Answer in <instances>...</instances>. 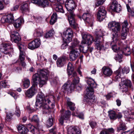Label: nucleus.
I'll use <instances>...</instances> for the list:
<instances>
[{"instance_id": "1", "label": "nucleus", "mask_w": 134, "mask_h": 134, "mask_svg": "<svg viewBox=\"0 0 134 134\" xmlns=\"http://www.w3.org/2000/svg\"><path fill=\"white\" fill-rule=\"evenodd\" d=\"M48 71L46 70H40L33 75L32 77L33 85L37 87L38 84L42 87L46 83L48 79Z\"/></svg>"}, {"instance_id": "2", "label": "nucleus", "mask_w": 134, "mask_h": 134, "mask_svg": "<svg viewBox=\"0 0 134 134\" xmlns=\"http://www.w3.org/2000/svg\"><path fill=\"white\" fill-rule=\"evenodd\" d=\"M87 83L88 85L86 89L87 92L85 96L86 102L90 104L95 99L93 94V88H96L97 84L94 80L91 78H89L87 81Z\"/></svg>"}, {"instance_id": "3", "label": "nucleus", "mask_w": 134, "mask_h": 134, "mask_svg": "<svg viewBox=\"0 0 134 134\" xmlns=\"http://www.w3.org/2000/svg\"><path fill=\"white\" fill-rule=\"evenodd\" d=\"M12 45V44L8 43H3L0 48V51L4 54L10 56V54L13 52V48Z\"/></svg>"}, {"instance_id": "4", "label": "nucleus", "mask_w": 134, "mask_h": 134, "mask_svg": "<svg viewBox=\"0 0 134 134\" xmlns=\"http://www.w3.org/2000/svg\"><path fill=\"white\" fill-rule=\"evenodd\" d=\"M47 102L49 103L50 100L48 98H45L44 95L43 93L41 92H39L37 96L35 104L36 106H38L41 103Z\"/></svg>"}, {"instance_id": "5", "label": "nucleus", "mask_w": 134, "mask_h": 134, "mask_svg": "<svg viewBox=\"0 0 134 134\" xmlns=\"http://www.w3.org/2000/svg\"><path fill=\"white\" fill-rule=\"evenodd\" d=\"M108 28L114 33H117L120 29V25L115 21L110 22L108 24Z\"/></svg>"}, {"instance_id": "6", "label": "nucleus", "mask_w": 134, "mask_h": 134, "mask_svg": "<svg viewBox=\"0 0 134 134\" xmlns=\"http://www.w3.org/2000/svg\"><path fill=\"white\" fill-rule=\"evenodd\" d=\"M69 59L71 61L75 60L80 55V49L78 48L70 49Z\"/></svg>"}, {"instance_id": "7", "label": "nucleus", "mask_w": 134, "mask_h": 134, "mask_svg": "<svg viewBox=\"0 0 134 134\" xmlns=\"http://www.w3.org/2000/svg\"><path fill=\"white\" fill-rule=\"evenodd\" d=\"M73 32L70 28L67 29L63 34V39L66 40L67 43L70 42L72 40Z\"/></svg>"}, {"instance_id": "8", "label": "nucleus", "mask_w": 134, "mask_h": 134, "mask_svg": "<svg viewBox=\"0 0 134 134\" xmlns=\"http://www.w3.org/2000/svg\"><path fill=\"white\" fill-rule=\"evenodd\" d=\"M82 38L83 39L81 42L82 44H87L88 46L90 45L94 41L92 36L87 34H82Z\"/></svg>"}, {"instance_id": "9", "label": "nucleus", "mask_w": 134, "mask_h": 134, "mask_svg": "<svg viewBox=\"0 0 134 134\" xmlns=\"http://www.w3.org/2000/svg\"><path fill=\"white\" fill-rule=\"evenodd\" d=\"M68 13L69 15L68 16V18L71 27L75 28L77 26V24L76 22L75 19V14L74 12H68Z\"/></svg>"}, {"instance_id": "10", "label": "nucleus", "mask_w": 134, "mask_h": 134, "mask_svg": "<svg viewBox=\"0 0 134 134\" xmlns=\"http://www.w3.org/2000/svg\"><path fill=\"white\" fill-rule=\"evenodd\" d=\"M10 40L13 42L17 43L20 42L21 38L19 34L17 31H13L10 32Z\"/></svg>"}, {"instance_id": "11", "label": "nucleus", "mask_w": 134, "mask_h": 134, "mask_svg": "<svg viewBox=\"0 0 134 134\" xmlns=\"http://www.w3.org/2000/svg\"><path fill=\"white\" fill-rule=\"evenodd\" d=\"M65 5L68 12H74L73 10L76 7L75 2L74 0H66Z\"/></svg>"}, {"instance_id": "12", "label": "nucleus", "mask_w": 134, "mask_h": 134, "mask_svg": "<svg viewBox=\"0 0 134 134\" xmlns=\"http://www.w3.org/2000/svg\"><path fill=\"white\" fill-rule=\"evenodd\" d=\"M106 12L105 8L103 6H100L98 8L97 14V18L100 21L104 19L105 17Z\"/></svg>"}, {"instance_id": "13", "label": "nucleus", "mask_w": 134, "mask_h": 134, "mask_svg": "<svg viewBox=\"0 0 134 134\" xmlns=\"http://www.w3.org/2000/svg\"><path fill=\"white\" fill-rule=\"evenodd\" d=\"M79 17L81 20L82 19L85 21L86 22L89 24L91 26H92L93 19L92 18L91 15L88 13H84L82 16H79Z\"/></svg>"}, {"instance_id": "14", "label": "nucleus", "mask_w": 134, "mask_h": 134, "mask_svg": "<svg viewBox=\"0 0 134 134\" xmlns=\"http://www.w3.org/2000/svg\"><path fill=\"white\" fill-rule=\"evenodd\" d=\"M64 111L63 109L60 110L62 116L59 120V122L62 125H63V121L68 120L71 115V112L69 110H67L63 114Z\"/></svg>"}, {"instance_id": "15", "label": "nucleus", "mask_w": 134, "mask_h": 134, "mask_svg": "<svg viewBox=\"0 0 134 134\" xmlns=\"http://www.w3.org/2000/svg\"><path fill=\"white\" fill-rule=\"evenodd\" d=\"M31 2L43 8L47 7L49 5V2L48 0H32Z\"/></svg>"}, {"instance_id": "16", "label": "nucleus", "mask_w": 134, "mask_h": 134, "mask_svg": "<svg viewBox=\"0 0 134 134\" xmlns=\"http://www.w3.org/2000/svg\"><path fill=\"white\" fill-rule=\"evenodd\" d=\"M18 131L19 133L23 134H29V132H31L34 134V130L32 129L29 131L28 129L25 126L23 125H19L17 127Z\"/></svg>"}, {"instance_id": "17", "label": "nucleus", "mask_w": 134, "mask_h": 134, "mask_svg": "<svg viewBox=\"0 0 134 134\" xmlns=\"http://www.w3.org/2000/svg\"><path fill=\"white\" fill-rule=\"evenodd\" d=\"M67 72L68 75H72V77L75 78L76 79L77 77V73L76 72L74 71V68L72 64L70 63L69 62L68 65Z\"/></svg>"}, {"instance_id": "18", "label": "nucleus", "mask_w": 134, "mask_h": 134, "mask_svg": "<svg viewBox=\"0 0 134 134\" xmlns=\"http://www.w3.org/2000/svg\"><path fill=\"white\" fill-rule=\"evenodd\" d=\"M1 21L2 23L5 22L11 23L14 21L13 16L12 14H9L3 16L1 19Z\"/></svg>"}, {"instance_id": "19", "label": "nucleus", "mask_w": 134, "mask_h": 134, "mask_svg": "<svg viewBox=\"0 0 134 134\" xmlns=\"http://www.w3.org/2000/svg\"><path fill=\"white\" fill-rule=\"evenodd\" d=\"M36 87L32 85V86L26 92V96L29 98L32 97L36 92L37 90L35 88Z\"/></svg>"}, {"instance_id": "20", "label": "nucleus", "mask_w": 134, "mask_h": 134, "mask_svg": "<svg viewBox=\"0 0 134 134\" xmlns=\"http://www.w3.org/2000/svg\"><path fill=\"white\" fill-rule=\"evenodd\" d=\"M110 8L112 10L117 12H119L121 10L120 5L116 1H114L112 2Z\"/></svg>"}, {"instance_id": "21", "label": "nucleus", "mask_w": 134, "mask_h": 134, "mask_svg": "<svg viewBox=\"0 0 134 134\" xmlns=\"http://www.w3.org/2000/svg\"><path fill=\"white\" fill-rule=\"evenodd\" d=\"M51 101L48 103L47 102L43 103L40 104L38 107L43 110V111L45 113L49 112L50 111L51 108L49 107V104Z\"/></svg>"}, {"instance_id": "22", "label": "nucleus", "mask_w": 134, "mask_h": 134, "mask_svg": "<svg viewBox=\"0 0 134 134\" xmlns=\"http://www.w3.org/2000/svg\"><path fill=\"white\" fill-rule=\"evenodd\" d=\"M40 44V42L38 39H36L32 41L29 44V48L33 49L38 47Z\"/></svg>"}, {"instance_id": "23", "label": "nucleus", "mask_w": 134, "mask_h": 134, "mask_svg": "<svg viewBox=\"0 0 134 134\" xmlns=\"http://www.w3.org/2000/svg\"><path fill=\"white\" fill-rule=\"evenodd\" d=\"M102 70L103 74L107 76H111L113 73L111 69L108 67H103L102 69Z\"/></svg>"}, {"instance_id": "24", "label": "nucleus", "mask_w": 134, "mask_h": 134, "mask_svg": "<svg viewBox=\"0 0 134 134\" xmlns=\"http://www.w3.org/2000/svg\"><path fill=\"white\" fill-rule=\"evenodd\" d=\"M99 40L95 39L96 41L94 43L95 48L99 50H100L102 49H104L106 47H104L103 43Z\"/></svg>"}, {"instance_id": "25", "label": "nucleus", "mask_w": 134, "mask_h": 134, "mask_svg": "<svg viewBox=\"0 0 134 134\" xmlns=\"http://www.w3.org/2000/svg\"><path fill=\"white\" fill-rule=\"evenodd\" d=\"M79 77H77L76 79L75 78L73 80L72 83L70 85H69V90L70 91L76 88V85L79 82Z\"/></svg>"}, {"instance_id": "26", "label": "nucleus", "mask_w": 134, "mask_h": 134, "mask_svg": "<svg viewBox=\"0 0 134 134\" xmlns=\"http://www.w3.org/2000/svg\"><path fill=\"white\" fill-rule=\"evenodd\" d=\"M66 59L64 57H62L58 58L57 61V66L59 67L63 66L65 63Z\"/></svg>"}, {"instance_id": "27", "label": "nucleus", "mask_w": 134, "mask_h": 134, "mask_svg": "<svg viewBox=\"0 0 134 134\" xmlns=\"http://www.w3.org/2000/svg\"><path fill=\"white\" fill-rule=\"evenodd\" d=\"M30 84V82L29 80L27 78H25L24 79L23 81V86L24 88H27Z\"/></svg>"}, {"instance_id": "28", "label": "nucleus", "mask_w": 134, "mask_h": 134, "mask_svg": "<svg viewBox=\"0 0 134 134\" xmlns=\"http://www.w3.org/2000/svg\"><path fill=\"white\" fill-rule=\"evenodd\" d=\"M122 32L121 34V37L122 39H125L126 38L129 29L127 28H123L122 29Z\"/></svg>"}, {"instance_id": "29", "label": "nucleus", "mask_w": 134, "mask_h": 134, "mask_svg": "<svg viewBox=\"0 0 134 134\" xmlns=\"http://www.w3.org/2000/svg\"><path fill=\"white\" fill-rule=\"evenodd\" d=\"M122 52V53L126 56L129 55L131 53L130 49L128 47L124 48Z\"/></svg>"}, {"instance_id": "30", "label": "nucleus", "mask_w": 134, "mask_h": 134, "mask_svg": "<svg viewBox=\"0 0 134 134\" xmlns=\"http://www.w3.org/2000/svg\"><path fill=\"white\" fill-rule=\"evenodd\" d=\"M109 116L111 120H115L116 119V113L114 111H108Z\"/></svg>"}, {"instance_id": "31", "label": "nucleus", "mask_w": 134, "mask_h": 134, "mask_svg": "<svg viewBox=\"0 0 134 134\" xmlns=\"http://www.w3.org/2000/svg\"><path fill=\"white\" fill-rule=\"evenodd\" d=\"M54 119L52 116L49 117L46 122V125L47 127H50L52 126L54 122Z\"/></svg>"}, {"instance_id": "32", "label": "nucleus", "mask_w": 134, "mask_h": 134, "mask_svg": "<svg viewBox=\"0 0 134 134\" xmlns=\"http://www.w3.org/2000/svg\"><path fill=\"white\" fill-rule=\"evenodd\" d=\"M57 15L55 13H53L51 16V19L50 21L51 25H53L56 21L57 19Z\"/></svg>"}, {"instance_id": "33", "label": "nucleus", "mask_w": 134, "mask_h": 134, "mask_svg": "<svg viewBox=\"0 0 134 134\" xmlns=\"http://www.w3.org/2000/svg\"><path fill=\"white\" fill-rule=\"evenodd\" d=\"M22 21L23 20L21 18L16 20L13 24L14 26L16 28L19 27L21 25V24L22 23Z\"/></svg>"}, {"instance_id": "34", "label": "nucleus", "mask_w": 134, "mask_h": 134, "mask_svg": "<svg viewBox=\"0 0 134 134\" xmlns=\"http://www.w3.org/2000/svg\"><path fill=\"white\" fill-rule=\"evenodd\" d=\"M20 9L23 12L28 11L29 10L28 4L26 3L23 4L20 7Z\"/></svg>"}, {"instance_id": "35", "label": "nucleus", "mask_w": 134, "mask_h": 134, "mask_svg": "<svg viewBox=\"0 0 134 134\" xmlns=\"http://www.w3.org/2000/svg\"><path fill=\"white\" fill-rule=\"evenodd\" d=\"M79 41L76 39L74 40L71 43V45L70 46V49L75 48V47L79 44Z\"/></svg>"}, {"instance_id": "36", "label": "nucleus", "mask_w": 134, "mask_h": 134, "mask_svg": "<svg viewBox=\"0 0 134 134\" xmlns=\"http://www.w3.org/2000/svg\"><path fill=\"white\" fill-rule=\"evenodd\" d=\"M20 50V52H24L23 50H25L26 48V45L23 43L20 42L17 44Z\"/></svg>"}, {"instance_id": "37", "label": "nucleus", "mask_w": 134, "mask_h": 134, "mask_svg": "<svg viewBox=\"0 0 134 134\" xmlns=\"http://www.w3.org/2000/svg\"><path fill=\"white\" fill-rule=\"evenodd\" d=\"M130 71V68L128 67H125L122 69L119 68L118 70V71H120L122 74L124 73L127 74Z\"/></svg>"}, {"instance_id": "38", "label": "nucleus", "mask_w": 134, "mask_h": 134, "mask_svg": "<svg viewBox=\"0 0 134 134\" xmlns=\"http://www.w3.org/2000/svg\"><path fill=\"white\" fill-rule=\"evenodd\" d=\"M43 32L40 29H38L35 30V32L34 33V36L35 37H40L42 35Z\"/></svg>"}, {"instance_id": "39", "label": "nucleus", "mask_w": 134, "mask_h": 134, "mask_svg": "<svg viewBox=\"0 0 134 134\" xmlns=\"http://www.w3.org/2000/svg\"><path fill=\"white\" fill-rule=\"evenodd\" d=\"M127 129V127L125 124L121 122H120L119 126L117 128L118 131H120L121 130H125Z\"/></svg>"}, {"instance_id": "40", "label": "nucleus", "mask_w": 134, "mask_h": 134, "mask_svg": "<svg viewBox=\"0 0 134 134\" xmlns=\"http://www.w3.org/2000/svg\"><path fill=\"white\" fill-rule=\"evenodd\" d=\"M54 32L53 30L52 29L46 33L44 37L46 38H50L52 37L54 34Z\"/></svg>"}, {"instance_id": "41", "label": "nucleus", "mask_w": 134, "mask_h": 134, "mask_svg": "<svg viewBox=\"0 0 134 134\" xmlns=\"http://www.w3.org/2000/svg\"><path fill=\"white\" fill-rule=\"evenodd\" d=\"M68 131L69 134H80V132L79 131L76 132L74 129L71 127H69L68 130Z\"/></svg>"}, {"instance_id": "42", "label": "nucleus", "mask_w": 134, "mask_h": 134, "mask_svg": "<svg viewBox=\"0 0 134 134\" xmlns=\"http://www.w3.org/2000/svg\"><path fill=\"white\" fill-rule=\"evenodd\" d=\"M67 104L68 105V107L70 109L72 110L73 111L75 110V104L72 102L69 101H68Z\"/></svg>"}, {"instance_id": "43", "label": "nucleus", "mask_w": 134, "mask_h": 134, "mask_svg": "<svg viewBox=\"0 0 134 134\" xmlns=\"http://www.w3.org/2000/svg\"><path fill=\"white\" fill-rule=\"evenodd\" d=\"M120 88L121 89H122V92H126L128 90V87L122 82H121L119 84Z\"/></svg>"}, {"instance_id": "44", "label": "nucleus", "mask_w": 134, "mask_h": 134, "mask_svg": "<svg viewBox=\"0 0 134 134\" xmlns=\"http://www.w3.org/2000/svg\"><path fill=\"white\" fill-rule=\"evenodd\" d=\"M122 82L125 85H126L128 87H129L132 88V87H133L131 81L130 80H123Z\"/></svg>"}, {"instance_id": "45", "label": "nucleus", "mask_w": 134, "mask_h": 134, "mask_svg": "<svg viewBox=\"0 0 134 134\" xmlns=\"http://www.w3.org/2000/svg\"><path fill=\"white\" fill-rule=\"evenodd\" d=\"M55 8V10L57 12L63 13H64V11L63 9V7L62 5H56Z\"/></svg>"}, {"instance_id": "46", "label": "nucleus", "mask_w": 134, "mask_h": 134, "mask_svg": "<svg viewBox=\"0 0 134 134\" xmlns=\"http://www.w3.org/2000/svg\"><path fill=\"white\" fill-rule=\"evenodd\" d=\"M126 6L128 11L130 12L131 15L134 16V7L131 9L129 4H126Z\"/></svg>"}, {"instance_id": "47", "label": "nucleus", "mask_w": 134, "mask_h": 134, "mask_svg": "<svg viewBox=\"0 0 134 134\" xmlns=\"http://www.w3.org/2000/svg\"><path fill=\"white\" fill-rule=\"evenodd\" d=\"M103 35V33L102 31H98L96 33V36L95 39L99 40L100 39Z\"/></svg>"}, {"instance_id": "48", "label": "nucleus", "mask_w": 134, "mask_h": 134, "mask_svg": "<svg viewBox=\"0 0 134 134\" xmlns=\"http://www.w3.org/2000/svg\"><path fill=\"white\" fill-rule=\"evenodd\" d=\"M25 53L24 52H20L19 59L20 61H24L25 59Z\"/></svg>"}, {"instance_id": "49", "label": "nucleus", "mask_w": 134, "mask_h": 134, "mask_svg": "<svg viewBox=\"0 0 134 134\" xmlns=\"http://www.w3.org/2000/svg\"><path fill=\"white\" fill-rule=\"evenodd\" d=\"M31 121L32 122H34L38 124L39 122V119L37 115H34L32 118Z\"/></svg>"}, {"instance_id": "50", "label": "nucleus", "mask_w": 134, "mask_h": 134, "mask_svg": "<svg viewBox=\"0 0 134 134\" xmlns=\"http://www.w3.org/2000/svg\"><path fill=\"white\" fill-rule=\"evenodd\" d=\"M0 85L1 86L4 88H6L7 87H8L7 82L6 80H4L1 81L0 83Z\"/></svg>"}, {"instance_id": "51", "label": "nucleus", "mask_w": 134, "mask_h": 134, "mask_svg": "<svg viewBox=\"0 0 134 134\" xmlns=\"http://www.w3.org/2000/svg\"><path fill=\"white\" fill-rule=\"evenodd\" d=\"M116 74V75L115 76V79L116 81L119 80V79H120L121 74H122L120 71H118V70L115 72Z\"/></svg>"}, {"instance_id": "52", "label": "nucleus", "mask_w": 134, "mask_h": 134, "mask_svg": "<svg viewBox=\"0 0 134 134\" xmlns=\"http://www.w3.org/2000/svg\"><path fill=\"white\" fill-rule=\"evenodd\" d=\"M117 33H115L114 34H113V37H112V39L113 41L115 42H116L118 40V35Z\"/></svg>"}, {"instance_id": "53", "label": "nucleus", "mask_w": 134, "mask_h": 134, "mask_svg": "<svg viewBox=\"0 0 134 134\" xmlns=\"http://www.w3.org/2000/svg\"><path fill=\"white\" fill-rule=\"evenodd\" d=\"M111 47L112 49L115 52H118L119 51V47H118L115 44L112 45Z\"/></svg>"}, {"instance_id": "54", "label": "nucleus", "mask_w": 134, "mask_h": 134, "mask_svg": "<svg viewBox=\"0 0 134 134\" xmlns=\"http://www.w3.org/2000/svg\"><path fill=\"white\" fill-rule=\"evenodd\" d=\"M20 111L19 108L17 106L16 107L15 113V115L18 117H19L20 116Z\"/></svg>"}, {"instance_id": "55", "label": "nucleus", "mask_w": 134, "mask_h": 134, "mask_svg": "<svg viewBox=\"0 0 134 134\" xmlns=\"http://www.w3.org/2000/svg\"><path fill=\"white\" fill-rule=\"evenodd\" d=\"M69 84L65 83L63 86L62 88L65 91H68L69 90Z\"/></svg>"}, {"instance_id": "56", "label": "nucleus", "mask_w": 134, "mask_h": 134, "mask_svg": "<svg viewBox=\"0 0 134 134\" xmlns=\"http://www.w3.org/2000/svg\"><path fill=\"white\" fill-rule=\"evenodd\" d=\"M78 48L80 49V52H82L83 53H86L88 50V47L86 48L83 47H81L80 48L78 47Z\"/></svg>"}, {"instance_id": "57", "label": "nucleus", "mask_w": 134, "mask_h": 134, "mask_svg": "<svg viewBox=\"0 0 134 134\" xmlns=\"http://www.w3.org/2000/svg\"><path fill=\"white\" fill-rule=\"evenodd\" d=\"M12 116L10 114H7L6 117L5 118V121L6 122H9L11 120Z\"/></svg>"}, {"instance_id": "58", "label": "nucleus", "mask_w": 134, "mask_h": 134, "mask_svg": "<svg viewBox=\"0 0 134 134\" xmlns=\"http://www.w3.org/2000/svg\"><path fill=\"white\" fill-rule=\"evenodd\" d=\"M122 58V56L119 55H116L115 58V59L116 60L118 61L119 62H120L122 61L121 59Z\"/></svg>"}, {"instance_id": "59", "label": "nucleus", "mask_w": 134, "mask_h": 134, "mask_svg": "<svg viewBox=\"0 0 134 134\" xmlns=\"http://www.w3.org/2000/svg\"><path fill=\"white\" fill-rule=\"evenodd\" d=\"M105 0H97L96 3V5L97 6H98L102 4Z\"/></svg>"}, {"instance_id": "60", "label": "nucleus", "mask_w": 134, "mask_h": 134, "mask_svg": "<svg viewBox=\"0 0 134 134\" xmlns=\"http://www.w3.org/2000/svg\"><path fill=\"white\" fill-rule=\"evenodd\" d=\"M90 125L92 128H95L97 124L96 122L92 121L89 123Z\"/></svg>"}, {"instance_id": "61", "label": "nucleus", "mask_w": 134, "mask_h": 134, "mask_svg": "<svg viewBox=\"0 0 134 134\" xmlns=\"http://www.w3.org/2000/svg\"><path fill=\"white\" fill-rule=\"evenodd\" d=\"M128 25V24L127 22V20H125L124 23H123L122 24V29L123 28H127L126 27Z\"/></svg>"}, {"instance_id": "62", "label": "nucleus", "mask_w": 134, "mask_h": 134, "mask_svg": "<svg viewBox=\"0 0 134 134\" xmlns=\"http://www.w3.org/2000/svg\"><path fill=\"white\" fill-rule=\"evenodd\" d=\"M66 41V40H65ZM65 43H64L61 46V48L62 49H65L67 48L68 46V45L66 42V41Z\"/></svg>"}, {"instance_id": "63", "label": "nucleus", "mask_w": 134, "mask_h": 134, "mask_svg": "<svg viewBox=\"0 0 134 134\" xmlns=\"http://www.w3.org/2000/svg\"><path fill=\"white\" fill-rule=\"evenodd\" d=\"M20 64L23 68H25L26 64L24 61H20Z\"/></svg>"}, {"instance_id": "64", "label": "nucleus", "mask_w": 134, "mask_h": 134, "mask_svg": "<svg viewBox=\"0 0 134 134\" xmlns=\"http://www.w3.org/2000/svg\"><path fill=\"white\" fill-rule=\"evenodd\" d=\"M49 131L50 132L52 133V134H53V133H56L57 131L56 128L55 127H54L49 130Z\"/></svg>"}]
</instances>
